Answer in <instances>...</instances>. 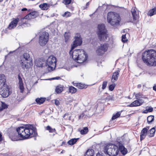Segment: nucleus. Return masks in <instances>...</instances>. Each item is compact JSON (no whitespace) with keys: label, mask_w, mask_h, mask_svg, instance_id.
I'll return each mask as SVG.
<instances>
[{"label":"nucleus","mask_w":156,"mask_h":156,"mask_svg":"<svg viewBox=\"0 0 156 156\" xmlns=\"http://www.w3.org/2000/svg\"><path fill=\"white\" fill-rule=\"evenodd\" d=\"M16 131L21 140L26 139L37 135L35 128L31 125L18 127L16 128Z\"/></svg>","instance_id":"1"},{"label":"nucleus","mask_w":156,"mask_h":156,"mask_svg":"<svg viewBox=\"0 0 156 156\" xmlns=\"http://www.w3.org/2000/svg\"><path fill=\"white\" fill-rule=\"evenodd\" d=\"M143 62L147 66H156V51L149 50L143 52L142 55Z\"/></svg>","instance_id":"2"},{"label":"nucleus","mask_w":156,"mask_h":156,"mask_svg":"<svg viewBox=\"0 0 156 156\" xmlns=\"http://www.w3.org/2000/svg\"><path fill=\"white\" fill-rule=\"evenodd\" d=\"M107 17L108 22L112 26H116L119 25L121 19L119 15L117 13L109 12Z\"/></svg>","instance_id":"3"},{"label":"nucleus","mask_w":156,"mask_h":156,"mask_svg":"<svg viewBox=\"0 0 156 156\" xmlns=\"http://www.w3.org/2000/svg\"><path fill=\"white\" fill-rule=\"evenodd\" d=\"M21 66L23 69H28L29 66L32 65V61L30 57V55L27 53H25L23 55V58L20 61Z\"/></svg>","instance_id":"4"},{"label":"nucleus","mask_w":156,"mask_h":156,"mask_svg":"<svg viewBox=\"0 0 156 156\" xmlns=\"http://www.w3.org/2000/svg\"><path fill=\"white\" fill-rule=\"evenodd\" d=\"M98 31L97 34L99 39L101 41H103L107 40L108 36L107 31L105 25L103 24H98Z\"/></svg>","instance_id":"5"},{"label":"nucleus","mask_w":156,"mask_h":156,"mask_svg":"<svg viewBox=\"0 0 156 156\" xmlns=\"http://www.w3.org/2000/svg\"><path fill=\"white\" fill-rule=\"evenodd\" d=\"M104 152L110 156H115L119 153L118 147L114 144L106 146L104 148Z\"/></svg>","instance_id":"6"},{"label":"nucleus","mask_w":156,"mask_h":156,"mask_svg":"<svg viewBox=\"0 0 156 156\" xmlns=\"http://www.w3.org/2000/svg\"><path fill=\"white\" fill-rule=\"evenodd\" d=\"M56 60L53 55H50L48 58L45 63V65L48 68H50L52 70L56 66Z\"/></svg>","instance_id":"7"},{"label":"nucleus","mask_w":156,"mask_h":156,"mask_svg":"<svg viewBox=\"0 0 156 156\" xmlns=\"http://www.w3.org/2000/svg\"><path fill=\"white\" fill-rule=\"evenodd\" d=\"M49 34L48 32H44L41 33L39 35V43L41 46H44L49 39Z\"/></svg>","instance_id":"8"},{"label":"nucleus","mask_w":156,"mask_h":156,"mask_svg":"<svg viewBox=\"0 0 156 156\" xmlns=\"http://www.w3.org/2000/svg\"><path fill=\"white\" fill-rule=\"evenodd\" d=\"M8 133L9 138L12 141H17L20 140V137L17 133L16 129L11 128L8 130Z\"/></svg>","instance_id":"9"},{"label":"nucleus","mask_w":156,"mask_h":156,"mask_svg":"<svg viewBox=\"0 0 156 156\" xmlns=\"http://www.w3.org/2000/svg\"><path fill=\"white\" fill-rule=\"evenodd\" d=\"M87 58L88 55L86 52L83 49H81L76 61L78 63H82L85 61Z\"/></svg>","instance_id":"10"},{"label":"nucleus","mask_w":156,"mask_h":156,"mask_svg":"<svg viewBox=\"0 0 156 156\" xmlns=\"http://www.w3.org/2000/svg\"><path fill=\"white\" fill-rule=\"evenodd\" d=\"M10 94L9 89L7 85L3 86L2 88H0V94L3 98H6Z\"/></svg>","instance_id":"11"},{"label":"nucleus","mask_w":156,"mask_h":156,"mask_svg":"<svg viewBox=\"0 0 156 156\" xmlns=\"http://www.w3.org/2000/svg\"><path fill=\"white\" fill-rule=\"evenodd\" d=\"M108 49L106 45L101 44L96 51V53L98 55H102Z\"/></svg>","instance_id":"12"},{"label":"nucleus","mask_w":156,"mask_h":156,"mask_svg":"<svg viewBox=\"0 0 156 156\" xmlns=\"http://www.w3.org/2000/svg\"><path fill=\"white\" fill-rule=\"evenodd\" d=\"M117 144L119 146L118 151L119 150L123 155L126 154L127 153L128 151L123 145V142L121 141H117Z\"/></svg>","instance_id":"13"},{"label":"nucleus","mask_w":156,"mask_h":156,"mask_svg":"<svg viewBox=\"0 0 156 156\" xmlns=\"http://www.w3.org/2000/svg\"><path fill=\"white\" fill-rule=\"evenodd\" d=\"M73 50L71 48L69 51V54L70 55H71L73 59L76 61L77 58H78V55L81 49L75 50L73 51Z\"/></svg>","instance_id":"14"},{"label":"nucleus","mask_w":156,"mask_h":156,"mask_svg":"<svg viewBox=\"0 0 156 156\" xmlns=\"http://www.w3.org/2000/svg\"><path fill=\"white\" fill-rule=\"evenodd\" d=\"M39 15L38 12L37 11L32 12L26 15L23 19H30L37 17Z\"/></svg>","instance_id":"15"},{"label":"nucleus","mask_w":156,"mask_h":156,"mask_svg":"<svg viewBox=\"0 0 156 156\" xmlns=\"http://www.w3.org/2000/svg\"><path fill=\"white\" fill-rule=\"evenodd\" d=\"M82 43V41L80 38L78 37H75V40L73 41V44L72 45V49H74L76 46L80 45Z\"/></svg>","instance_id":"16"},{"label":"nucleus","mask_w":156,"mask_h":156,"mask_svg":"<svg viewBox=\"0 0 156 156\" xmlns=\"http://www.w3.org/2000/svg\"><path fill=\"white\" fill-rule=\"evenodd\" d=\"M19 19L18 18L14 19L9 24L8 28L9 29H12L16 27L19 21Z\"/></svg>","instance_id":"17"},{"label":"nucleus","mask_w":156,"mask_h":156,"mask_svg":"<svg viewBox=\"0 0 156 156\" xmlns=\"http://www.w3.org/2000/svg\"><path fill=\"white\" fill-rule=\"evenodd\" d=\"M149 127L146 128H144L141 130L140 135V140L141 141L144 140L147 135L148 129H149Z\"/></svg>","instance_id":"18"},{"label":"nucleus","mask_w":156,"mask_h":156,"mask_svg":"<svg viewBox=\"0 0 156 156\" xmlns=\"http://www.w3.org/2000/svg\"><path fill=\"white\" fill-rule=\"evenodd\" d=\"M4 75H0V88H2V87L5 86L6 85L5 84L6 79Z\"/></svg>","instance_id":"19"},{"label":"nucleus","mask_w":156,"mask_h":156,"mask_svg":"<svg viewBox=\"0 0 156 156\" xmlns=\"http://www.w3.org/2000/svg\"><path fill=\"white\" fill-rule=\"evenodd\" d=\"M120 71V70L118 69L117 71L113 73L112 78V82H113L114 81H116L118 80V78L119 75Z\"/></svg>","instance_id":"20"},{"label":"nucleus","mask_w":156,"mask_h":156,"mask_svg":"<svg viewBox=\"0 0 156 156\" xmlns=\"http://www.w3.org/2000/svg\"><path fill=\"white\" fill-rule=\"evenodd\" d=\"M39 7L42 10H46L49 9L50 5L46 3H44L43 4H40L39 5Z\"/></svg>","instance_id":"21"},{"label":"nucleus","mask_w":156,"mask_h":156,"mask_svg":"<svg viewBox=\"0 0 156 156\" xmlns=\"http://www.w3.org/2000/svg\"><path fill=\"white\" fill-rule=\"evenodd\" d=\"M44 62V61L40 59L36 61L35 65L38 67H42L43 66V65Z\"/></svg>","instance_id":"22"},{"label":"nucleus","mask_w":156,"mask_h":156,"mask_svg":"<svg viewBox=\"0 0 156 156\" xmlns=\"http://www.w3.org/2000/svg\"><path fill=\"white\" fill-rule=\"evenodd\" d=\"M63 88L64 86L62 85H59L55 89L56 92L58 94L61 93L63 90Z\"/></svg>","instance_id":"23"},{"label":"nucleus","mask_w":156,"mask_h":156,"mask_svg":"<svg viewBox=\"0 0 156 156\" xmlns=\"http://www.w3.org/2000/svg\"><path fill=\"white\" fill-rule=\"evenodd\" d=\"M46 98H37L35 101L36 103L39 105L43 104L45 101Z\"/></svg>","instance_id":"24"},{"label":"nucleus","mask_w":156,"mask_h":156,"mask_svg":"<svg viewBox=\"0 0 156 156\" xmlns=\"http://www.w3.org/2000/svg\"><path fill=\"white\" fill-rule=\"evenodd\" d=\"M72 83L74 86L80 89H83L84 88L85 86L84 84H82L81 83H74V82H73Z\"/></svg>","instance_id":"25"},{"label":"nucleus","mask_w":156,"mask_h":156,"mask_svg":"<svg viewBox=\"0 0 156 156\" xmlns=\"http://www.w3.org/2000/svg\"><path fill=\"white\" fill-rule=\"evenodd\" d=\"M94 151L92 149L88 150L86 152L84 156H94Z\"/></svg>","instance_id":"26"},{"label":"nucleus","mask_w":156,"mask_h":156,"mask_svg":"<svg viewBox=\"0 0 156 156\" xmlns=\"http://www.w3.org/2000/svg\"><path fill=\"white\" fill-rule=\"evenodd\" d=\"M155 131V129L154 127L152 128L148 132V135L150 137H151L154 136V133Z\"/></svg>","instance_id":"27"},{"label":"nucleus","mask_w":156,"mask_h":156,"mask_svg":"<svg viewBox=\"0 0 156 156\" xmlns=\"http://www.w3.org/2000/svg\"><path fill=\"white\" fill-rule=\"evenodd\" d=\"M139 102L138 101L137 99L134 101L130 104L128 105L127 106L130 107L139 106L140 105V104H139Z\"/></svg>","instance_id":"28"},{"label":"nucleus","mask_w":156,"mask_h":156,"mask_svg":"<svg viewBox=\"0 0 156 156\" xmlns=\"http://www.w3.org/2000/svg\"><path fill=\"white\" fill-rule=\"evenodd\" d=\"M156 14V7L150 9L148 12L147 14L149 16H152Z\"/></svg>","instance_id":"29"},{"label":"nucleus","mask_w":156,"mask_h":156,"mask_svg":"<svg viewBox=\"0 0 156 156\" xmlns=\"http://www.w3.org/2000/svg\"><path fill=\"white\" fill-rule=\"evenodd\" d=\"M79 138H73L69 140L67 142L70 145H73L74 144L79 140Z\"/></svg>","instance_id":"30"},{"label":"nucleus","mask_w":156,"mask_h":156,"mask_svg":"<svg viewBox=\"0 0 156 156\" xmlns=\"http://www.w3.org/2000/svg\"><path fill=\"white\" fill-rule=\"evenodd\" d=\"M131 12L133 20H136L137 17L136 11L135 9H131Z\"/></svg>","instance_id":"31"},{"label":"nucleus","mask_w":156,"mask_h":156,"mask_svg":"<svg viewBox=\"0 0 156 156\" xmlns=\"http://www.w3.org/2000/svg\"><path fill=\"white\" fill-rule=\"evenodd\" d=\"M1 106L0 107V111H2L4 109L8 108V105L5 102L2 101L1 102Z\"/></svg>","instance_id":"32"},{"label":"nucleus","mask_w":156,"mask_h":156,"mask_svg":"<svg viewBox=\"0 0 156 156\" xmlns=\"http://www.w3.org/2000/svg\"><path fill=\"white\" fill-rule=\"evenodd\" d=\"M69 92L72 94L75 93L77 91V89L73 86H71L69 89Z\"/></svg>","instance_id":"33"},{"label":"nucleus","mask_w":156,"mask_h":156,"mask_svg":"<svg viewBox=\"0 0 156 156\" xmlns=\"http://www.w3.org/2000/svg\"><path fill=\"white\" fill-rule=\"evenodd\" d=\"M46 129L47 130H48L50 133H56V132L55 129L52 128L49 126H48L46 127Z\"/></svg>","instance_id":"34"},{"label":"nucleus","mask_w":156,"mask_h":156,"mask_svg":"<svg viewBox=\"0 0 156 156\" xmlns=\"http://www.w3.org/2000/svg\"><path fill=\"white\" fill-rule=\"evenodd\" d=\"M154 120V116L153 115H149L148 116L147 120L148 123L150 124Z\"/></svg>","instance_id":"35"},{"label":"nucleus","mask_w":156,"mask_h":156,"mask_svg":"<svg viewBox=\"0 0 156 156\" xmlns=\"http://www.w3.org/2000/svg\"><path fill=\"white\" fill-rule=\"evenodd\" d=\"M88 131V128L87 127H85L83 128V129H82L80 131V133L82 134H85L87 133Z\"/></svg>","instance_id":"36"},{"label":"nucleus","mask_w":156,"mask_h":156,"mask_svg":"<svg viewBox=\"0 0 156 156\" xmlns=\"http://www.w3.org/2000/svg\"><path fill=\"white\" fill-rule=\"evenodd\" d=\"M121 112H117L116 114L113 115L112 118V120H114L119 117L120 115Z\"/></svg>","instance_id":"37"},{"label":"nucleus","mask_w":156,"mask_h":156,"mask_svg":"<svg viewBox=\"0 0 156 156\" xmlns=\"http://www.w3.org/2000/svg\"><path fill=\"white\" fill-rule=\"evenodd\" d=\"M72 2V0H63L62 3L64 4L67 7V5L70 4Z\"/></svg>","instance_id":"38"},{"label":"nucleus","mask_w":156,"mask_h":156,"mask_svg":"<svg viewBox=\"0 0 156 156\" xmlns=\"http://www.w3.org/2000/svg\"><path fill=\"white\" fill-rule=\"evenodd\" d=\"M64 36L65 39V41H67L69 39L70 36L69 33L66 32H65L64 34Z\"/></svg>","instance_id":"39"},{"label":"nucleus","mask_w":156,"mask_h":156,"mask_svg":"<svg viewBox=\"0 0 156 156\" xmlns=\"http://www.w3.org/2000/svg\"><path fill=\"white\" fill-rule=\"evenodd\" d=\"M143 95L141 93L136 94L135 95V97L137 99H138L141 98H143Z\"/></svg>","instance_id":"40"},{"label":"nucleus","mask_w":156,"mask_h":156,"mask_svg":"<svg viewBox=\"0 0 156 156\" xmlns=\"http://www.w3.org/2000/svg\"><path fill=\"white\" fill-rule=\"evenodd\" d=\"M107 83L108 82L106 81H105L103 82L102 87V89L103 90H104L106 88Z\"/></svg>","instance_id":"41"},{"label":"nucleus","mask_w":156,"mask_h":156,"mask_svg":"<svg viewBox=\"0 0 156 156\" xmlns=\"http://www.w3.org/2000/svg\"><path fill=\"white\" fill-rule=\"evenodd\" d=\"M115 87V84H112L110 85L109 86V90L112 91L114 89Z\"/></svg>","instance_id":"42"},{"label":"nucleus","mask_w":156,"mask_h":156,"mask_svg":"<svg viewBox=\"0 0 156 156\" xmlns=\"http://www.w3.org/2000/svg\"><path fill=\"white\" fill-rule=\"evenodd\" d=\"M71 15V13L68 12H65L62 15L63 17H68L70 16Z\"/></svg>","instance_id":"43"},{"label":"nucleus","mask_w":156,"mask_h":156,"mask_svg":"<svg viewBox=\"0 0 156 156\" xmlns=\"http://www.w3.org/2000/svg\"><path fill=\"white\" fill-rule=\"evenodd\" d=\"M122 41L124 43H125L127 41V39L126 38V35H124L122 36Z\"/></svg>","instance_id":"44"},{"label":"nucleus","mask_w":156,"mask_h":156,"mask_svg":"<svg viewBox=\"0 0 156 156\" xmlns=\"http://www.w3.org/2000/svg\"><path fill=\"white\" fill-rule=\"evenodd\" d=\"M19 88L21 93H23L24 91V87L23 84L19 85Z\"/></svg>","instance_id":"45"},{"label":"nucleus","mask_w":156,"mask_h":156,"mask_svg":"<svg viewBox=\"0 0 156 156\" xmlns=\"http://www.w3.org/2000/svg\"><path fill=\"white\" fill-rule=\"evenodd\" d=\"M18 79L19 80V85L23 84L22 80L21 78L20 77V76L19 75L18 76Z\"/></svg>","instance_id":"46"},{"label":"nucleus","mask_w":156,"mask_h":156,"mask_svg":"<svg viewBox=\"0 0 156 156\" xmlns=\"http://www.w3.org/2000/svg\"><path fill=\"white\" fill-rule=\"evenodd\" d=\"M112 96H110L109 95L107 97L105 98L106 100H107L108 101L112 100Z\"/></svg>","instance_id":"47"},{"label":"nucleus","mask_w":156,"mask_h":156,"mask_svg":"<svg viewBox=\"0 0 156 156\" xmlns=\"http://www.w3.org/2000/svg\"><path fill=\"white\" fill-rule=\"evenodd\" d=\"M138 101L139 102V104H140V105H142L143 103L144 102V101L142 99H140V98L137 99Z\"/></svg>","instance_id":"48"},{"label":"nucleus","mask_w":156,"mask_h":156,"mask_svg":"<svg viewBox=\"0 0 156 156\" xmlns=\"http://www.w3.org/2000/svg\"><path fill=\"white\" fill-rule=\"evenodd\" d=\"M55 103L56 105L58 106L59 104V100L55 99Z\"/></svg>","instance_id":"49"},{"label":"nucleus","mask_w":156,"mask_h":156,"mask_svg":"<svg viewBox=\"0 0 156 156\" xmlns=\"http://www.w3.org/2000/svg\"><path fill=\"white\" fill-rule=\"evenodd\" d=\"M147 109L148 112H151L153 110V108L151 107H149Z\"/></svg>","instance_id":"50"},{"label":"nucleus","mask_w":156,"mask_h":156,"mask_svg":"<svg viewBox=\"0 0 156 156\" xmlns=\"http://www.w3.org/2000/svg\"><path fill=\"white\" fill-rule=\"evenodd\" d=\"M60 78L59 76H57L55 77H53L51 79L52 80H58L59 79H60Z\"/></svg>","instance_id":"51"},{"label":"nucleus","mask_w":156,"mask_h":156,"mask_svg":"<svg viewBox=\"0 0 156 156\" xmlns=\"http://www.w3.org/2000/svg\"><path fill=\"white\" fill-rule=\"evenodd\" d=\"M89 2H87L86 3V7L84 8V9H86L87 8V6H88L89 5Z\"/></svg>","instance_id":"52"},{"label":"nucleus","mask_w":156,"mask_h":156,"mask_svg":"<svg viewBox=\"0 0 156 156\" xmlns=\"http://www.w3.org/2000/svg\"><path fill=\"white\" fill-rule=\"evenodd\" d=\"M148 111H147V109H146V110H144L143 111V113H147L148 112Z\"/></svg>","instance_id":"53"},{"label":"nucleus","mask_w":156,"mask_h":156,"mask_svg":"<svg viewBox=\"0 0 156 156\" xmlns=\"http://www.w3.org/2000/svg\"><path fill=\"white\" fill-rule=\"evenodd\" d=\"M84 116V114H82L80 115L79 116V118L80 119L81 118H83V116Z\"/></svg>","instance_id":"54"},{"label":"nucleus","mask_w":156,"mask_h":156,"mask_svg":"<svg viewBox=\"0 0 156 156\" xmlns=\"http://www.w3.org/2000/svg\"><path fill=\"white\" fill-rule=\"evenodd\" d=\"M27 10V9L26 8H23L21 10L23 11H26Z\"/></svg>","instance_id":"55"},{"label":"nucleus","mask_w":156,"mask_h":156,"mask_svg":"<svg viewBox=\"0 0 156 156\" xmlns=\"http://www.w3.org/2000/svg\"><path fill=\"white\" fill-rule=\"evenodd\" d=\"M153 89L155 91H156V86L155 85L153 87Z\"/></svg>","instance_id":"56"},{"label":"nucleus","mask_w":156,"mask_h":156,"mask_svg":"<svg viewBox=\"0 0 156 156\" xmlns=\"http://www.w3.org/2000/svg\"><path fill=\"white\" fill-rule=\"evenodd\" d=\"M96 156H102V155L101 154L99 153H98L96 155Z\"/></svg>","instance_id":"57"},{"label":"nucleus","mask_w":156,"mask_h":156,"mask_svg":"<svg viewBox=\"0 0 156 156\" xmlns=\"http://www.w3.org/2000/svg\"><path fill=\"white\" fill-rule=\"evenodd\" d=\"M141 87V86L140 84H139L137 85V88H140Z\"/></svg>","instance_id":"58"},{"label":"nucleus","mask_w":156,"mask_h":156,"mask_svg":"<svg viewBox=\"0 0 156 156\" xmlns=\"http://www.w3.org/2000/svg\"><path fill=\"white\" fill-rule=\"evenodd\" d=\"M65 144H66V142H65L64 141L62 142V145H65Z\"/></svg>","instance_id":"59"},{"label":"nucleus","mask_w":156,"mask_h":156,"mask_svg":"<svg viewBox=\"0 0 156 156\" xmlns=\"http://www.w3.org/2000/svg\"><path fill=\"white\" fill-rule=\"evenodd\" d=\"M73 101V100H71L69 101L70 102H72Z\"/></svg>","instance_id":"60"},{"label":"nucleus","mask_w":156,"mask_h":156,"mask_svg":"<svg viewBox=\"0 0 156 156\" xmlns=\"http://www.w3.org/2000/svg\"><path fill=\"white\" fill-rule=\"evenodd\" d=\"M13 52V51H12V52ZM12 52V51H10V52H9V54H10V53H11Z\"/></svg>","instance_id":"61"},{"label":"nucleus","mask_w":156,"mask_h":156,"mask_svg":"<svg viewBox=\"0 0 156 156\" xmlns=\"http://www.w3.org/2000/svg\"><path fill=\"white\" fill-rule=\"evenodd\" d=\"M3 0H0V2H2Z\"/></svg>","instance_id":"62"},{"label":"nucleus","mask_w":156,"mask_h":156,"mask_svg":"<svg viewBox=\"0 0 156 156\" xmlns=\"http://www.w3.org/2000/svg\"><path fill=\"white\" fill-rule=\"evenodd\" d=\"M66 114H65V115H64V116H66Z\"/></svg>","instance_id":"63"},{"label":"nucleus","mask_w":156,"mask_h":156,"mask_svg":"<svg viewBox=\"0 0 156 156\" xmlns=\"http://www.w3.org/2000/svg\"><path fill=\"white\" fill-rule=\"evenodd\" d=\"M100 86L99 87V89H99V90H100Z\"/></svg>","instance_id":"64"}]
</instances>
